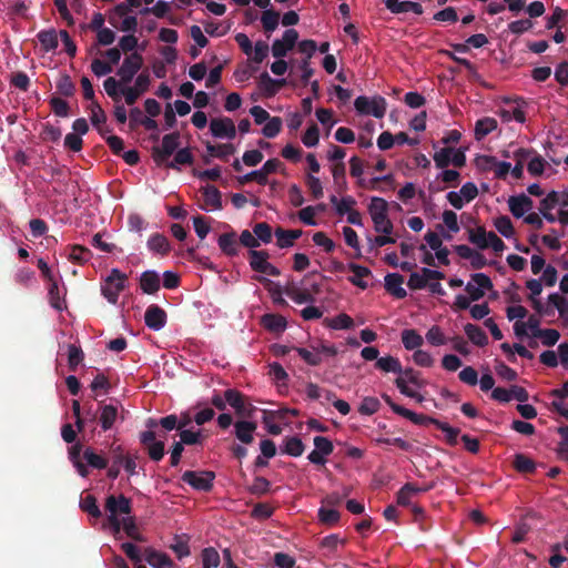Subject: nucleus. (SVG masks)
<instances>
[{"label": "nucleus", "instance_id": "f257e3e1", "mask_svg": "<svg viewBox=\"0 0 568 568\" xmlns=\"http://www.w3.org/2000/svg\"><path fill=\"white\" fill-rule=\"evenodd\" d=\"M105 509L109 514V520L116 531L130 532L141 528L131 516L130 501L123 495L109 496L105 500Z\"/></svg>", "mask_w": 568, "mask_h": 568}, {"label": "nucleus", "instance_id": "f03ea898", "mask_svg": "<svg viewBox=\"0 0 568 568\" xmlns=\"http://www.w3.org/2000/svg\"><path fill=\"white\" fill-rule=\"evenodd\" d=\"M368 213L376 233L393 234L394 225L388 217V203L382 197H373L368 205Z\"/></svg>", "mask_w": 568, "mask_h": 568}, {"label": "nucleus", "instance_id": "7ed1b4c3", "mask_svg": "<svg viewBox=\"0 0 568 568\" xmlns=\"http://www.w3.org/2000/svg\"><path fill=\"white\" fill-rule=\"evenodd\" d=\"M468 240L479 250L493 248L497 254L505 250V243L494 232H488L483 226L469 230Z\"/></svg>", "mask_w": 568, "mask_h": 568}, {"label": "nucleus", "instance_id": "20e7f679", "mask_svg": "<svg viewBox=\"0 0 568 568\" xmlns=\"http://www.w3.org/2000/svg\"><path fill=\"white\" fill-rule=\"evenodd\" d=\"M408 384H413L418 388L425 385V381L419 378L418 373H416L413 368L405 369L403 372V376L396 378V386L402 394L414 398L418 403H423L425 397L420 393L410 388Z\"/></svg>", "mask_w": 568, "mask_h": 568}, {"label": "nucleus", "instance_id": "39448f33", "mask_svg": "<svg viewBox=\"0 0 568 568\" xmlns=\"http://www.w3.org/2000/svg\"><path fill=\"white\" fill-rule=\"evenodd\" d=\"M126 281L128 276L124 273L113 268L102 285V294L110 303H116L119 294L125 288Z\"/></svg>", "mask_w": 568, "mask_h": 568}, {"label": "nucleus", "instance_id": "423d86ee", "mask_svg": "<svg viewBox=\"0 0 568 568\" xmlns=\"http://www.w3.org/2000/svg\"><path fill=\"white\" fill-rule=\"evenodd\" d=\"M357 112L363 114H373L375 118H383L386 112V101L384 98L368 99L366 97H358L354 102Z\"/></svg>", "mask_w": 568, "mask_h": 568}, {"label": "nucleus", "instance_id": "0eeeda50", "mask_svg": "<svg viewBox=\"0 0 568 568\" xmlns=\"http://www.w3.org/2000/svg\"><path fill=\"white\" fill-rule=\"evenodd\" d=\"M179 139V133L166 134L163 136L161 145L153 149V160L158 165H162L178 149Z\"/></svg>", "mask_w": 568, "mask_h": 568}, {"label": "nucleus", "instance_id": "6e6552de", "mask_svg": "<svg viewBox=\"0 0 568 568\" xmlns=\"http://www.w3.org/2000/svg\"><path fill=\"white\" fill-rule=\"evenodd\" d=\"M250 265L258 273L267 274L271 276H278L280 270L268 262V253L265 251H250Z\"/></svg>", "mask_w": 568, "mask_h": 568}, {"label": "nucleus", "instance_id": "1a4fd4ad", "mask_svg": "<svg viewBox=\"0 0 568 568\" xmlns=\"http://www.w3.org/2000/svg\"><path fill=\"white\" fill-rule=\"evenodd\" d=\"M491 288L493 283L490 278L483 273L474 274L471 281L466 285V292L471 301L480 300Z\"/></svg>", "mask_w": 568, "mask_h": 568}, {"label": "nucleus", "instance_id": "9d476101", "mask_svg": "<svg viewBox=\"0 0 568 568\" xmlns=\"http://www.w3.org/2000/svg\"><path fill=\"white\" fill-rule=\"evenodd\" d=\"M215 474L213 471H192L187 470L183 474L182 479L199 490H210L213 486Z\"/></svg>", "mask_w": 568, "mask_h": 568}, {"label": "nucleus", "instance_id": "9b49d317", "mask_svg": "<svg viewBox=\"0 0 568 568\" xmlns=\"http://www.w3.org/2000/svg\"><path fill=\"white\" fill-rule=\"evenodd\" d=\"M210 131L214 138L232 140L236 136V126L230 118H213Z\"/></svg>", "mask_w": 568, "mask_h": 568}, {"label": "nucleus", "instance_id": "f8f14e48", "mask_svg": "<svg viewBox=\"0 0 568 568\" xmlns=\"http://www.w3.org/2000/svg\"><path fill=\"white\" fill-rule=\"evenodd\" d=\"M142 65L143 58L139 53H131L128 55L118 70V75L120 77L121 82L128 84Z\"/></svg>", "mask_w": 568, "mask_h": 568}, {"label": "nucleus", "instance_id": "ddd939ff", "mask_svg": "<svg viewBox=\"0 0 568 568\" xmlns=\"http://www.w3.org/2000/svg\"><path fill=\"white\" fill-rule=\"evenodd\" d=\"M434 161L438 168H445L449 163H453L456 166H463L466 158L464 152L460 150L445 148L435 153Z\"/></svg>", "mask_w": 568, "mask_h": 568}, {"label": "nucleus", "instance_id": "4468645a", "mask_svg": "<svg viewBox=\"0 0 568 568\" xmlns=\"http://www.w3.org/2000/svg\"><path fill=\"white\" fill-rule=\"evenodd\" d=\"M298 39V33L294 29L284 32L282 39L275 40L272 44V53L275 58L285 57L292 50Z\"/></svg>", "mask_w": 568, "mask_h": 568}, {"label": "nucleus", "instance_id": "2eb2a0df", "mask_svg": "<svg viewBox=\"0 0 568 568\" xmlns=\"http://www.w3.org/2000/svg\"><path fill=\"white\" fill-rule=\"evenodd\" d=\"M141 443L145 446L151 459L160 460L164 455V443L155 440V434L151 430L141 434Z\"/></svg>", "mask_w": 568, "mask_h": 568}, {"label": "nucleus", "instance_id": "dca6fc26", "mask_svg": "<svg viewBox=\"0 0 568 568\" xmlns=\"http://www.w3.org/2000/svg\"><path fill=\"white\" fill-rule=\"evenodd\" d=\"M143 561H146L153 568H171L173 562L171 558L164 554L150 547H141Z\"/></svg>", "mask_w": 568, "mask_h": 568}, {"label": "nucleus", "instance_id": "f3484780", "mask_svg": "<svg viewBox=\"0 0 568 568\" xmlns=\"http://www.w3.org/2000/svg\"><path fill=\"white\" fill-rule=\"evenodd\" d=\"M510 212L516 217H523L532 209V201L526 195L511 196L508 200Z\"/></svg>", "mask_w": 568, "mask_h": 568}, {"label": "nucleus", "instance_id": "a211bd4d", "mask_svg": "<svg viewBox=\"0 0 568 568\" xmlns=\"http://www.w3.org/2000/svg\"><path fill=\"white\" fill-rule=\"evenodd\" d=\"M144 321L148 327L158 331L164 326L166 314L159 306H151L145 312Z\"/></svg>", "mask_w": 568, "mask_h": 568}, {"label": "nucleus", "instance_id": "6ab92c4d", "mask_svg": "<svg viewBox=\"0 0 568 568\" xmlns=\"http://www.w3.org/2000/svg\"><path fill=\"white\" fill-rule=\"evenodd\" d=\"M386 402L389 404V406L396 414L412 420L414 424H417V425H423V424H427V423L435 424V422H437V419H434L432 417H427L424 415H417L414 412L393 403L388 397L386 398Z\"/></svg>", "mask_w": 568, "mask_h": 568}, {"label": "nucleus", "instance_id": "aec40b11", "mask_svg": "<svg viewBox=\"0 0 568 568\" xmlns=\"http://www.w3.org/2000/svg\"><path fill=\"white\" fill-rule=\"evenodd\" d=\"M235 436L243 444H251L254 440L256 424L253 422L240 420L234 424Z\"/></svg>", "mask_w": 568, "mask_h": 568}, {"label": "nucleus", "instance_id": "412c9836", "mask_svg": "<svg viewBox=\"0 0 568 568\" xmlns=\"http://www.w3.org/2000/svg\"><path fill=\"white\" fill-rule=\"evenodd\" d=\"M404 277L400 274L393 273L385 276V288L388 293L397 298L406 296V291L403 287Z\"/></svg>", "mask_w": 568, "mask_h": 568}, {"label": "nucleus", "instance_id": "4be33fe9", "mask_svg": "<svg viewBox=\"0 0 568 568\" xmlns=\"http://www.w3.org/2000/svg\"><path fill=\"white\" fill-rule=\"evenodd\" d=\"M276 244L280 248H286L294 245L295 240L302 236V230H275Z\"/></svg>", "mask_w": 568, "mask_h": 568}, {"label": "nucleus", "instance_id": "5701e85b", "mask_svg": "<svg viewBox=\"0 0 568 568\" xmlns=\"http://www.w3.org/2000/svg\"><path fill=\"white\" fill-rule=\"evenodd\" d=\"M284 292L297 304L310 303L314 301V295L306 288L298 287L294 283H288Z\"/></svg>", "mask_w": 568, "mask_h": 568}, {"label": "nucleus", "instance_id": "b1692460", "mask_svg": "<svg viewBox=\"0 0 568 568\" xmlns=\"http://www.w3.org/2000/svg\"><path fill=\"white\" fill-rule=\"evenodd\" d=\"M402 343L407 351H417L424 344L423 336L413 328H406L400 334Z\"/></svg>", "mask_w": 568, "mask_h": 568}, {"label": "nucleus", "instance_id": "393cba45", "mask_svg": "<svg viewBox=\"0 0 568 568\" xmlns=\"http://www.w3.org/2000/svg\"><path fill=\"white\" fill-rule=\"evenodd\" d=\"M385 4L388 10H390L393 13H403L413 11L416 14H422L423 9L422 6L417 2L412 1H398V0H386Z\"/></svg>", "mask_w": 568, "mask_h": 568}, {"label": "nucleus", "instance_id": "a878e982", "mask_svg": "<svg viewBox=\"0 0 568 568\" xmlns=\"http://www.w3.org/2000/svg\"><path fill=\"white\" fill-rule=\"evenodd\" d=\"M262 325L273 333H282L287 326L286 318L278 314H265L261 318Z\"/></svg>", "mask_w": 568, "mask_h": 568}, {"label": "nucleus", "instance_id": "bb28decb", "mask_svg": "<svg viewBox=\"0 0 568 568\" xmlns=\"http://www.w3.org/2000/svg\"><path fill=\"white\" fill-rule=\"evenodd\" d=\"M121 548L126 557L133 562L135 568H146L143 565V556L141 546L135 542H122Z\"/></svg>", "mask_w": 568, "mask_h": 568}, {"label": "nucleus", "instance_id": "cd10ccee", "mask_svg": "<svg viewBox=\"0 0 568 568\" xmlns=\"http://www.w3.org/2000/svg\"><path fill=\"white\" fill-rule=\"evenodd\" d=\"M224 399L227 404L235 409V413L240 416L245 415V403L244 396L236 389L229 388L224 392Z\"/></svg>", "mask_w": 568, "mask_h": 568}, {"label": "nucleus", "instance_id": "c85d7f7f", "mask_svg": "<svg viewBox=\"0 0 568 568\" xmlns=\"http://www.w3.org/2000/svg\"><path fill=\"white\" fill-rule=\"evenodd\" d=\"M506 102L509 103V108L501 109L499 112V115L503 119V121L509 122L514 119L519 123H524L526 118L521 105L518 103H511L508 100H506Z\"/></svg>", "mask_w": 568, "mask_h": 568}, {"label": "nucleus", "instance_id": "c756f323", "mask_svg": "<svg viewBox=\"0 0 568 568\" xmlns=\"http://www.w3.org/2000/svg\"><path fill=\"white\" fill-rule=\"evenodd\" d=\"M556 205L568 206V191H551L545 199L541 200L539 206L545 209H554Z\"/></svg>", "mask_w": 568, "mask_h": 568}, {"label": "nucleus", "instance_id": "7c9ffc66", "mask_svg": "<svg viewBox=\"0 0 568 568\" xmlns=\"http://www.w3.org/2000/svg\"><path fill=\"white\" fill-rule=\"evenodd\" d=\"M141 288L146 294H154L160 288V277L153 271H146L141 275Z\"/></svg>", "mask_w": 568, "mask_h": 568}, {"label": "nucleus", "instance_id": "2f4dec72", "mask_svg": "<svg viewBox=\"0 0 568 568\" xmlns=\"http://www.w3.org/2000/svg\"><path fill=\"white\" fill-rule=\"evenodd\" d=\"M464 332L468 339L477 346H485L488 343V337L485 332L477 325L466 324Z\"/></svg>", "mask_w": 568, "mask_h": 568}, {"label": "nucleus", "instance_id": "473e14b6", "mask_svg": "<svg viewBox=\"0 0 568 568\" xmlns=\"http://www.w3.org/2000/svg\"><path fill=\"white\" fill-rule=\"evenodd\" d=\"M497 129V120L494 118H484L476 122L475 139L480 141L487 134Z\"/></svg>", "mask_w": 568, "mask_h": 568}, {"label": "nucleus", "instance_id": "72a5a7b5", "mask_svg": "<svg viewBox=\"0 0 568 568\" xmlns=\"http://www.w3.org/2000/svg\"><path fill=\"white\" fill-rule=\"evenodd\" d=\"M104 90L106 94L114 101V103L121 102V89L125 85L121 80H116L113 77L108 78L104 81Z\"/></svg>", "mask_w": 568, "mask_h": 568}, {"label": "nucleus", "instance_id": "f704fd0d", "mask_svg": "<svg viewBox=\"0 0 568 568\" xmlns=\"http://www.w3.org/2000/svg\"><path fill=\"white\" fill-rule=\"evenodd\" d=\"M203 196L206 206L213 210H220L222 207L221 193L215 186H205L203 189Z\"/></svg>", "mask_w": 568, "mask_h": 568}, {"label": "nucleus", "instance_id": "c9c22d12", "mask_svg": "<svg viewBox=\"0 0 568 568\" xmlns=\"http://www.w3.org/2000/svg\"><path fill=\"white\" fill-rule=\"evenodd\" d=\"M118 418V408L113 405H105L101 408L100 422L104 430L110 429Z\"/></svg>", "mask_w": 568, "mask_h": 568}, {"label": "nucleus", "instance_id": "e433bc0d", "mask_svg": "<svg viewBox=\"0 0 568 568\" xmlns=\"http://www.w3.org/2000/svg\"><path fill=\"white\" fill-rule=\"evenodd\" d=\"M548 302L557 308L559 316L568 324V298L558 293H554L548 296Z\"/></svg>", "mask_w": 568, "mask_h": 568}, {"label": "nucleus", "instance_id": "4c0bfd02", "mask_svg": "<svg viewBox=\"0 0 568 568\" xmlns=\"http://www.w3.org/2000/svg\"><path fill=\"white\" fill-rule=\"evenodd\" d=\"M219 245L227 255L233 256L237 253V241L234 233L222 234L219 237Z\"/></svg>", "mask_w": 568, "mask_h": 568}, {"label": "nucleus", "instance_id": "58836bf2", "mask_svg": "<svg viewBox=\"0 0 568 568\" xmlns=\"http://www.w3.org/2000/svg\"><path fill=\"white\" fill-rule=\"evenodd\" d=\"M426 339L432 346H443L448 341L444 331L438 325H433L427 329Z\"/></svg>", "mask_w": 568, "mask_h": 568}, {"label": "nucleus", "instance_id": "ea45409f", "mask_svg": "<svg viewBox=\"0 0 568 568\" xmlns=\"http://www.w3.org/2000/svg\"><path fill=\"white\" fill-rule=\"evenodd\" d=\"M531 151L526 149H519L515 152L514 156L517 163L511 170V173L516 179H521L524 172V163L531 156Z\"/></svg>", "mask_w": 568, "mask_h": 568}, {"label": "nucleus", "instance_id": "a19ab883", "mask_svg": "<svg viewBox=\"0 0 568 568\" xmlns=\"http://www.w3.org/2000/svg\"><path fill=\"white\" fill-rule=\"evenodd\" d=\"M376 366L386 373H402V366L399 361L390 355L378 358L376 362Z\"/></svg>", "mask_w": 568, "mask_h": 568}, {"label": "nucleus", "instance_id": "79ce46f5", "mask_svg": "<svg viewBox=\"0 0 568 568\" xmlns=\"http://www.w3.org/2000/svg\"><path fill=\"white\" fill-rule=\"evenodd\" d=\"M495 229L505 237H513L515 230L508 216H499L494 220Z\"/></svg>", "mask_w": 568, "mask_h": 568}, {"label": "nucleus", "instance_id": "37998d69", "mask_svg": "<svg viewBox=\"0 0 568 568\" xmlns=\"http://www.w3.org/2000/svg\"><path fill=\"white\" fill-rule=\"evenodd\" d=\"M349 268L354 274V276L351 278L352 283L363 290L366 288L367 283L364 282L363 278L369 275V270L356 264L349 265Z\"/></svg>", "mask_w": 568, "mask_h": 568}, {"label": "nucleus", "instance_id": "c03bdc74", "mask_svg": "<svg viewBox=\"0 0 568 568\" xmlns=\"http://www.w3.org/2000/svg\"><path fill=\"white\" fill-rule=\"evenodd\" d=\"M219 565V552L212 547L204 548L202 550V568H216Z\"/></svg>", "mask_w": 568, "mask_h": 568}, {"label": "nucleus", "instance_id": "a18cd8bd", "mask_svg": "<svg viewBox=\"0 0 568 568\" xmlns=\"http://www.w3.org/2000/svg\"><path fill=\"white\" fill-rule=\"evenodd\" d=\"M413 362L417 366H420V367H424V368H430L434 365L435 359H434L433 355L428 351L423 349L420 347V348H418L417 351L414 352V354H413Z\"/></svg>", "mask_w": 568, "mask_h": 568}, {"label": "nucleus", "instance_id": "49530a36", "mask_svg": "<svg viewBox=\"0 0 568 568\" xmlns=\"http://www.w3.org/2000/svg\"><path fill=\"white\" fill-rule=\"evenodd\" d=\"M513 465L515 469L520 473H532L535 470V463L532 459L523 454L515 455Z\"/></svg>", "mask_w": 568, "mask_h": 568}, {"label": "nucleus", "instance_id": "de8ad7c7", "mask_svg": "<svg viewBox=\"0 0 568 568\" xmlns=\"http://www.w3.org/2000/svg\"><path fill=\"white\" fill-rule=\"evenodd\" d=\"M90 110H91V122H92V124L94 126H97L101 133H104V131L101 128V125L104 124L105 121H106V115H105L104 111L94 101L91 103Z\"/></svg>", "mask_w": 568, "mask_h": 568}, {"label": "nucleus", "instance_id": "09e8293b", "mask_svg": "<svg viewBox=\"0 0 568 568\" xmlns=\"http://www.w3.org/2000/svg\"><path fill=\"white\" fill-rule=\"evenodd\" d=\"M280 13L273 10H265L261 17V22L265 31H274L278 26Z\"/></svg>", "mask_w": 568, "mask_h": 568}, {"label": "nucleus", "instance_id": "8fccbe9b", "mask_svg": "<svg viewBox=\"0 0 568 568\" xmlns=\"http://www.w3.org/2000/svg\"><path fill=\"white\" fill-rule=\"evenodd\" d=\"M534 337L540 338L546 346H552L558 342L560 334L557 329L546 328L534 333Z\"/></svg>", "mask_w": 568, "mask_h": 568}, {"label": "nucleus", "instance_id": "3c124183", "mask_svg": "<svg viewBox=\"0 0 568 568\" xmlns=\"http://www.w3.org/2000/svg\"><path fill=\"white\" fill-rule=\"evenodd\" d=\"M331 202L335 205L336 212L339 215H347L352 210H354L355 205V200L352 197H343L342 200H337L336 196H332Z\"/></svg>", "mask_w": 568, "mask_h": 568}, {"label": "nucleus", "instance_id": "603ef678", "mask_svg": "<svg viewBox=\"0 0 568 568\" xmlns=\"http://www.w3.org/2000/svg\"><path fill=\"white\" fill-rule=\"evenodd\" d=\"M81 509L90 514L91 516L99 518L101 516V511L99 509V506L97 504L95 497L92 495H87L81 500Z\"/></svg>", "mask_w": 568, "mask_h": 568}, {"label": "nucleus", "instance_id": "864d4df0", "mask_svg": "<svg viewBox=\"0 0 568 568\" xmlns=\"http://www.w3.org/2000/svg\"><path fill=\"white\" fill-rule=\"evenodd\" d=\"M253 232L258 242L262 241L263 243H270L272 240L271 226L265 222L255 224L253 227Z\"/></svg>", "mask_w": 568, "mask_h": 568}, {"label": "nucleus", "instance_id": "5fc2aeb1", "mask_svg": "<svg viewBox=\"0 0 568 568\" xmlns=\"http://www.w3.org/2000/svg\"><path fill=\"white\" fill-rule=\"evenodd\" d=\"M257 280L265 284L275 303L286 305V301L282 297V290L277 284H274L264 277H257Z\"/></svg>", "mask_w": 568, "mask_h": 568}, {"label": "nucleus", "instance_id": "6e6d98bb", "mask_svg": "<svg viewBox=\"0 0 568 568\" xmlns=\"http://www.w3.org/2000/svg\"><path fill=\"white\" fill-rule=\"evenodd\" d=\"M304 450L302 440L297 437H291L286 439L284 452L291 456H300Z\"/></svg>", "mask_w": 568, "mask_h": 568}, {"label": "nucleus", "instance_id": "4d7b16f0", "mask_svg": "<svg viewBox=\"0 0 568 568\" xmlns=\"http://www.w3.org/2000/svg\"><path fill=\"white\" fill-rule=\"evenodd\" d=\"M39 40L44 50H53L58 47V37L55 31H43L39 34Z\"/></svg>", "mask_w": 568, "mask_h": 568}, {"label": "nucleus", "instance_id": "13d9d810", "mask_svg": "<svg viewBox=\"0 0 568 568\" xmlns=\"http://www.w3.org/2000/svg\"><path fill=\"white\" fill-rule=\"evenodd\" d=\"M296 351L300 354V356L312 366H316L322 362V357L320 356V349H315V347L312 351L306 348H297Z\"/></svg>", "mask_w": 568, "mask_h": 568}, {"label": "nucleus", "instance_id": "bf43d9fd", "mask_svg": "<svg viewBox=\"0 0 568 568\" xmlns=\"http://www.w3.org/2000/svg\"><path fill=\"white\" fill-rule=\"evenodd\" d=\"M260 88L267 97H272L277 92V82L273 80L267 73H263L260 78Z\"/></svg>", "mask_w": 568, "mask_h": 568}, {"label": "nucleus", "instance_id": "052dcab7", "mask_svg": "<svg viewBox=\"0 0 568 568\" xmlns=\"http://www.w3.org/2000/svg\"><path fill=\"white\" fill-rule=\"evenodd\" d=\"M83 456L88 464L94 468L102 469L108 465L106 459H104L101 455L95 454L91 448H87Z\"/></svg>", "mask_w": 568, "mask_h": 568}, {"label": "nucleus", "instance_id": "680f3d73", "mask_svg": "<svg viewBox=\"0 0 568 568\" xmlns=\"http://www.w3.org/2000/svg\"><path fill=\"white\" fill-rule=\"evenodd\" d=\"M282 129V120L277 116L270 118L263 128V134L266 138L275 136Z\"/></svg>", "mask_w": 568, "mask_h": 568}, {"label": "nucleus", "instance_id": "e2e57ef3", "mask_svg": "<svg viewBox=\"0 0 568 568\" xmlns=\"http://www.w3.org/2000/svg\"><path fill=\"white\" fill-rule=\"evenodd\" d=\"M149 245L153 251L162 254L166 253L170 247L168 239L160 234L154 235L150 240Z\"/></svg>", "mask_w": 568, "mask_h": 568}, {"label": "nucleus", "instance_id": "0e129e2a", "mask_svg": "<svg viewBox=\"0 0 568 568\" xmlns=\"http://www.w3.org/2000/svg\"><path fill=\"white\" fill-rule=\"evenodd\" d=\"M318 141H320V131H318V128L315 124H313L303 134L302 142L306 146H315L318 143Z\"/></svg>", "mask_w": 568, "mask_h": 568}, {"label": "nucleus", "instance_id": "69168bd1", "mask_svg": "<svg viewBox=\"0 0 568 568\" xmlns=\"http://www.w3.org/2000/svg\"><path fill=\"white\" fill-rule=\"evenodd\" d=\"M318 519L324 525H332L338 521L339 513L335 509L321 508L318 510Z\"/></svg>", "mask_w": 568, "mask_h": 568}, {"label": "nucleus", "instance_id": "338daca9", "mask_svg": "<svg viewBox=\"0 0 568 568\" xmlns=\"http://www.w3.org/2000/svg\"><path fill=\"white\" fill-rule=\"evenodd\" d=\"M527 169L532 175H541L545 171L547 162L541 156L529 158Z\"/></svg>", "mask_w": 568, "mask_h": 568}, {"label": "nucleus", "instance_id": "774afa93", "mask_svg": "<svg viewBox=\"0 0 568 568\" xmlns=\"http://www.w3.org/2000/svg\"><path fill=\"white\" fill-rule=\"evenodd\" d=\"M274 565L278 568H293L295 565L294 557L285 552H275L273 557Z\"/></svg>", "mask_w": 568, "mask_h": 568}]
</instances>
